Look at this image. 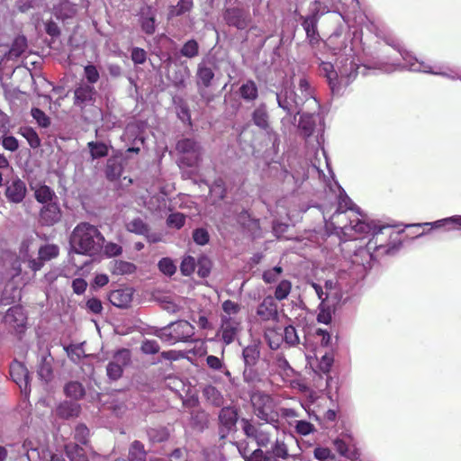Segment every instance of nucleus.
<instances>
[{
  "mask_svg": "<svg viewBox=\"0 0 461 461\" xmlns=\"http://www.w3.org/2000/svg\"><path fill=\"white\" fill-rule=\"evenodd\" d=\"M105 240L97 227L88 222L78 223L69 238L71 250L77 254L95 256L102 249Z\"/></svg>",
  "mask_w": 461,
  "mask_h": 461,
  "instance_id": "obj_1",
  "label": "nucleus"
},
{
  "mask_svg": "<svg viewBox=\"0 0 461 461\" xmlns=\"http://www.w3.org/2000/svg\"><path fill=\"white\" fill-rule=\"evenodd\" d=\"M278 106L288 114H299L302 106L312 101L315 107H319L316 98L313 96V90L306 77L299 78L297 86L294 89L284 88L276 94Z\"/></svg>",
  "mask_w": 461,
  "mask_h": 461,
  "instance_id": "obj_2",
  "label": "nucleus"
},
{
  "mask_svg": "<svg viewBox=\"0 0 461 461\" xmlns=\"http://www.w3.org/2000/svg\"><path fill=\"white\" fill-rule=\"evenodd\" d=\"M2 280L5 283L1 302L3 304H10L21 299L22 288L27 280L22 273L20 260L16 257H10L4 263Z\"/></svg>",
  "mask_w": 461,
  "mask_h": 461,
  "instance_id": "obj_3",
  "label": "nucleus"
},
{
  "mask_svg": "<svg viewBox=\"0 0 461 461\" xmlns=\"http://www.w3.org/2000/svg\"><path fill=\"white\" fill-rule=\"evenodd\" d=\"M156 335L171 345L179 341L186 342L192 340L194 327L186 321H178L164 327Z\"/></svg>",
  "mask_w": 461,
  "mask_h": 461,
  "instance_id": "obj_4",
  "label": "nucleus"
},
{
  "mask_svg": "<svg viewBox=\"0 0 461 461\" xmlns=\"http://www.w3.org/2000/svg\"><path fill=\"white\" fill-rule=\"evenodd\" d=\"M29 242H23L20 249L21 257L24 262L28 263V267L33 271H39L42 266L44 261H49L52 258H55L59 256V248L54 244H47L41 246L39 249L38 259L32 258V257L29 254Z\"/></svg>",
  "mask_w": 461,
  "mask_h": 461,
  "instance_id": "obj_5",
  "label": "nucleus"
},
{
  "mask_svg": "<svg viewBox=\"0 0 461 461\" xmlns=\"http://www.w3.org/2000/svg\"><path fill=\"white\" fill-rule=\"evenodd\" d=\"M255 414L262 420L271 423L276 420V402L269 395L257 392L251 396Z\"/></svg>",
  "mask_w": 461,
  "mask_h": 461,
  "instance_id": "obj_6",
  "label": "nucleus"
},
{
  "mask_svg": "<svg viewBox=\"0 0 461 461\" xmlns=\"http://www.w3.org/2000/svg\"><path fill=\"white\" fill-rule=\"evenodd\" d=\"M176 149L183 154L181 162L187 167L196 166L202 156V148L193 139H183L176 143Z\"/></svg>",
  "mask_w": 461,
  "mask_h": 461,
  "instance_id": "obj_7",
  "label": "nucleus"
},
{
  "mask_svg": "<svg viewBox=\"0 0 461 461\" xmlns=\"http://www.w3.org/2000/svg\"><path fill=\"white\" fill-rule=\"evenodd\" d=\"M214 72L212 67L204 61L200 62L196 71V86L201 97L208 104L213 96L207 91V88L212 85Z\"/></svg>",
  "mask_w": 461,
  "mask_h": 461,
  "instance_id": "obj_8",
  "label": "nucleus"
},
{
  "mask_svg": "<svg viewBox=\"0 0 461 461\" xmlns=\"http://www.w3.org/2000/svg\"><path fill=\"white\" fill-rule=\"evenodd\" d=\"M336 228L340 229L344 232V234L351 236L353 238V235L350 233V231L352 230L359 234H372L375 237L381 233L382 230L386 228V226H379L375 224L374 221L367 222L362 220H357L356 222L355 221H350L348 224L340 223L337 225ZM354 239H357V237H354Z\"/></svg>",
  "mask_w": 461,
  "mask_h": 461,
  "instance_id": "obj_9",
  "label": "nucleus"
},
{
  "mask_svg": "<svg viewBox=\"0 0 461 461\" xmlns=\"http://www.w3.org/2000/svg\"><path fill=\"white\" fill-rule=\"evenodd\" d=\"M388 45H391L394 49L398 50L402 59L406 61V66L409 68L410 70L417 71V72H425V73H431L435 75H443L446 76L447 74L440 71H434L432 70L431 67L428 64H425L424 62L418 61L417 59L412 58L406 50H402L400 49V45L396 43L394 41L386 40L385 41Z\"/></svg>",
  "mask_w": 461,
  "mask_h": 461,
  "instance_id": "obj_10",
  "label": "nucleus"
},
{
  "mask_svg": "<svg viewBox=\"0 0 461 461\" xmlns=\"http://www.w3.org/2000/svg\"><path fill=\"white\" fill-rule=\"evenodd\" d=\"M221 339L226 345L232 343L240 330L241 319L238 317H221Z\"/></svg>",
  "mask_w": 461,
  "mask_h": 461,
  "instance_id": "obj_11",
  "label": "nucleus"
},
{
  "mask_svg": "<svg viewBox=\"0 0 461 461\" xmlns=\"http://www.w3.org/2000/svg\"><path fill=\"white\" fill-rule=\"evenodd\" d=\"M27 317L21 306H14L7 310L4 316V322L9 329L22 331L25 327Z\"/></svg>",
  "mask_w": 461,
  "mask_h": 461,
  "instance_id": "obj_12",
  "label": "nucleus"
},
{
  "mask_svg": "<svg viewBox=\"0 0 461 461\" xmlns=\"http://www.w3.org/2000/svg\"><path fill=\"white\" fill-rule=\"evenodd\" d=\"M256 313L262 321H276L279 317L277 303L272 296L268 295L259 303Z\"/></svg>",
  "mask_w": 461,
  "mask_h": 461,
  "instance_id": "obj_13",
  "label": "nucleus"
},
{
  "mask_svg": "<svg viewBox=\"0 0 461 461\" xmlns=\"http://www.w3.org/2000/svg\"><path fill=\"white\" fill-rule=\"evenodd\" d=\"M95 94L96 92L93 86L81 83L74 91V104L84 108L94 102Z\"/></svg>",
  "mask_w": 461,
  "mask_h": 461,
  "instance_id": "obj_14",
  "label": "nucleus"
},
{
  "mask_svg": "<svg viewBox=\"0 0 461 461\" xmlns=\"http://www.w3.org/2000/svg\"><path fill=\"white\" fill-rule=\"evenodd\" d=\"M242 429L245 435L253 438L259 447H266L270 442V433L261 426H255L249 420H243Z\"/></svg>",
  "mask_w": 461,
  "mask_h": 461,
  "instance_id": "obj_15",
  "label": "nucleus"
},
{
  "mask_svg": "<svg viewBox=\"0 0 461 461\" xmlns=\"http://www.w3.org/2000/svg\"><path fill=\"white\" fill-rule=\"evenodd\" d=\"M61 219V211L58 203L44 204L40 212V221L43 225L51 226Z\"/></svg>",
  "mask_w": 461,
  "mask_h": 461,
  "instance_id": "obj_16",
  "label": "nucleus"
},
{
  "mask_svg": "<svg viewBox=\"0 0 461 461\" xmlns=\"http://www.w3.org/2000/svg\"><path fill=\"white\" fill-rule=\"evenodd\" d=\"M224 18L229 25L234 26L240 30L246 29L250 23L249 14L237 8L228 9Z\"/></svg>",
  "mask_w": 461,
  "mask_h": 461,
  "instance_id": "obj_17",
  "label": "nucleus"
},
{
  "mask_svg": "<svg viewBox=\"0 0 461 461\" xmlns=\"http://www.w3.org/2000/svg\"><path fill=\"white\" fill-rule=\"evenodd\" d=\"M134 290L131 287L120 288L109 294L110 303L118 308H127L132 301Z\"/></svg>",
  "mask_w": 461,
  "mask_h": 461,
  "instance_id": "obj_18",
  "label": "nucleus"
},
{
  "mask_svg": "<svg viewBox=\"0 0 461 461\" xmlns=\"http://www.w3.org/2000/svg\"><path fill=\"white\" fill-rule=\"evenodd\" d=\"M10 375L14 382L22 390H27L29 384V372L23 363L14 361L10 366Z\"/></svg>",
  "mask_w": 461,
  "mask_h": 461,
  "instance_id": "obj_19",
  "label": "nucleus"
},
{
  "mask_svg": "<svg viewBox=\"0 0 461 461\" xmlns=\"http://www.w3.org/2000/svg\"><path fill=\"white\" fill-rule=\"evenodd\" d=\"M156 16L157 12L151 6H145L141 8L140 13V24L141 30L149 35H151L156 31Z\"/></svg>",
  "mask_w": 461,
  "mask_h": 461,
  "instance_id": "obj_20",
  "label": "nucleus"
},
{
  "mask_svg": "<svg viewBox=\"0 0 461 461\" xmlns=\"http://www.w3.org/2000/svg\"><path fill=\"white\" fill-rule=\"evenodd\" d=\"M26 194V186L23 181L19 178L12 180L5 191L6 197L14 203H20Z\"/></svg>",
  "mask_w": 461,
  "mask_h": 461,
  "instance_id": "obj_21",
  "label": "nucleus"
},
{
  "mask_svg": "<svg viewBox=\"0 0 461 461\" xmlns=\"http://www.w3.org/2000/svg\"><path fill=\"white\" fill-rule=\"evenodd\" d=\"M23 448L24 451H26V456L29 461H37L38 459H48V449H46L45 447H35L32 441L30 439H26L23 442Z\"/></svg>",
  "mask_w": 461,
  "mask_h": 461,
  "instance_id": "obj_22",
  "label": "nucleus"
},
{
  "mask_svg": "<svg viewBox=\"0 0 461 461\" xmlns=\"http://www.w3.org/2000/svg\"><path fill=\"white\" fill-rule=\"evenodd\" d=\"M81 411L80 404L74 402H64L56 409V415L61 419L77 418Z\"/></svg>",
  "mask_w": 461,
  "mask_h": 461,
  "instance_id": "obj_23",
  "label": "nucleus"
},
{
  "mask_svg": "<svg viewBox=\"0 0 461 461\" xmlns=\"http://www.w3.org/2000/svg\"><path fill=\"white\" fill-rule=\"evenodd\" d=\"M353 203L352 201L350 200V198L345 194H340L339 197V203H338V208L336 210V212L332 214L331 216V221H332V224L336 227L337 225L342 223L341 221H340V217L343 215V213L348 211V210H354V207H353Z\"/></svg>",
  "mask_w": 461,
  "mask_h": 461,
  "instance_id": "obj_24",
  "label": "nucleus"
},
{
  "mask_svg": "<svg viewBox=\"0 0 461 461\" xmlns=\"http://www.w3.org/2000/svg\"><path fill=\"white\" fill-rule=\"evenodd\" d=\"M237 420V411L232 407H224L219 413L220 423L227 429H231L233 427H235Z\"/></svg>",
  "mask_w": 461,
  "mask_h": 461,
  "instance_id": "obj_25",
  "label": "nucleus"
},
{
  "mask_svg": "<svg viewBox=\"0 0 461 461\" xmlns=\"http://www.w3.org/2000/svg\"><path fill=\"white\" fill-rule=\"evenodd\" d=\"M320 69L321 73L327 78L331 91L333 93L338 92V73L334 70L333 65L330 62H322L320 66Z\"/></svg>",
  "mask_w": 461,
  "mask_h": 461,
  "instance_id": "obj_26",
  "label": "nucleus"
},
{
  "mask_svg": "<svg viewBox=\"0 0 461 461\" xmlns=\"http://www.w3.org/2000/svg\"><path fill=\"white\" fill-rule=\"evenodd\" d=\"M77 14V6L68 0H64L54 7V14L59 19L72 18Z\"/></svg>",
  "mask_w": 461,
  "mask_h": 461,
  "instance_id": "obj_27",
  "label": "nucleus"
},
{
  "mask_svg": "<svg viewBox=\"0 0 461 461\" xmlns=\"http://www.w3.org/2000/svg\"><path fill=\"white\" fill-rule=\"evenodd\" d=\"M265 339L272 349H277L283 343V332L279 328H267L265 330Z\"/></svg>",
  "mask_w": 461,
  "mask_h": 461,
  "instance_id": "obj_28",
  "label": "nucleus"
},
{
  "mask_svg": "<svg viewBox=\"0 0 461 461\" xmlns=\"http://www.w3.org/2000/svg\"><path fill=\"white\" fill-rule=\"evenodd\" d=\"M252 121L255 125L263 129L268 130V114L265 104H260L257 107L252 113Z\"/></svg>",
  "mask_w": 461,
  "mask_h": 461,
  "instance_id": "obj_29",
  "label": "nucleus"
},
{
  "mask_svg": "<svg viewBox=\"0 0 461 461\" xmlns=\"http://www.w3.org/2000/svg\"><path fill=\"white\" fill-rule=\"evenodd\" d=\"M136 269L137 267L133 263L123 260H114L111 267L112 274L116 276L131 275Z\"/></svg>",
  "mask_w": 461,
  "mask_h": 461,
  "instance_id": "obj_30",
  "label": "nucleus"
},
{
  "mask_svg": "<svg viewBox=\"0 0 461 461\" xmlns=\"http://www.w3.org/2000/svg\"><path fill=\"white\" fill-rule=\"evenodd\" d=\"M38 375L39 377L48 383L53 377L52 371V358L50 357H42L39 368H38Z\"/></svg>",
  "mask_w": 461,
  "mask_h": 461,
  "instance_id": "obj_31",
  "label": "nucleus"
},
{
  "mask_svg": "<svg viewBox=\"0 0 461 461\" xmlns=\"http://www.w3.org/2000/svg\"><path fill=\"white\" fill-rule=\"evenodd\" d=\"M129 461H147V452L145 451L144 445L139 441L134 440L129 448Z\"/></svg>",
  "mask_w": 461,
  "mask_h": 461,
  "instance_id": "obj_32",
  "label": "nucleus"
},
{
  "mask_svg": "<svg viewBox=\"0 0 461 461\" xmlns=\"http://www.w3.org/2000/svg\"><path fill=\"white\" fill-rule=\"evenodd\" d=\"M316 124V116L312 113H303L299 122V128L303 134L309 137L312 134Z\"/></svg>",
  "mask_w": 461,
  "mask_h": 461,
  "instance_id": "obj_33",
  "label": "nucleus"
},
{
  "mask_svg": "<svg viewBox=\"0 0 461 461\" xmlns=\"http://www.w3.org/2000/svg\"><path fill=\"white\" fill-rule=\"evenodd\" d=\"M259 348L258 345H249L244 348L242 357L246 366L251 367L256 365L259 358Z\"/></svg>",
  "mask_w": 461,
  "mask_h": 461,
  "instance_id": "obj_34",
  "label": "nucleus"
},
{
  "mask_svg": "<svg viewBox=\"0 0 461 461\" xmlns=\"http://www.w3.org/2000/svg\"><path fill=\"white\" fill-rule=\"evenodd\" d=\"M317 21V14H313L306 17L302 23L306 32L307 38L310 39L311 41H318Z\"/></svg>",
  "mask_w": 461,
  "mask_h": 461,
  "instance_id": "obj_35",
  "label": "nucleus"
},
{
  "mask_svg": "<svg viewBox=\"0 0 461 461\" xmlns=\"http://www.w3.org/2000/svg\"><path fill=\"white\" fill-rule=\"evenodd\" d=\"M34 195L36 200L43 205L57 200L55 193L47 185L38 187L35 190Z\"/></svg>",
  "mask_w": 461,
  "mask_h": 461,
  "instance_id": "obj_36",
  "label": "nucleus"
},
{
  "mask_svg": "<svg viewBox=\"0 0 461 461\" xmlns=\"http://www.w3.org/2000/svg\"><path fill=\"white\" fill-rule=\"evenodd\" d=\"M193 0H179L176 5H172L168 11V17L180 16L189 12L193 7Z\"/></svg>",
  "mask_w": 461,
  "mask_h": 461,
  "instance_id": "obj_37",
  "label": "nucleus"
},
{
  "mask_svg": "<svg viewBox=\"0 0 461 461\" xmlns=\"http://www.w3.org/2000/svg\"><path fill=\"white\" fill-rule=\"evenodd\" d=\"M203 395L212 404L219 407L223 403V396L218 389L212 385H207L203 389Z\"/></svg>",
  "mask_w": 461,
  "mask_h": 461,
  "instance_id": "obj_38",
  "label": "nucleus"
},
{
  "mask_svg": "<svg viewBox=\"0 0 461 461\" xmlns=\"http://www.w3.org/2000/svg\"><path fill=\"white\" fill-rule=\"evenodd\" d=\"M126 230L138 235H147L149 226L140 218H134L126 223Z\"/></svg>",
  "mask_w": 461,
  "mask_h": 461,
  "instance_id": "obj_39",
  "label": "nucleus"
},
{
  "mask_svg": "<svg viewBox=\"0 0 461 461\" xmlns=\"http://www.w3.org/2000/svg\"><path fill=\"white\" fill-rule=\"evenodd\" d=\"M240 95L248 101H254L258 97V87L255 82L249 80L240 88Z\"/></svg>",
  "mask_w": 461,
  "mask_h": 461,
  "instance_id": "obj_40",
  "label": "nucleus"
},
{
  "mask_svg": "<svg viewBox=\"0 0 461 461\" xmlns=\"http://www.w3.org/2000/svg\"><path fill=\"white\" fill-rule=\"evenodd\" d=\"M206 365L213 371H220L226 376H230V372L225 366L222 359L216 356L210 355L206 357Z\"/></svg>",
  "mask_w": 461,
  "mask_h": 461,
  "instance_id": "obj_41",
  "label": "nucleus"
},
{
  "mask_svg": "<svg viewBox=\"0 0 461 461\" xmlns=\"http://www.w3.org/2000/svg\"><path fill=\"white\" fill-rule=\"evenodd\" d=\"M67 396L80 399L85 394V389L82 384L78 382H69L65 385L64 388Z\"/></svg>",
  "mask_w": 461,
  "mask_h": 461,
  "instance_id": "obj_42",
  "label": "nucleus"
},
{
  "mask_svg": "<svg viewBox=\"0 0 461 461\" xmlns=\"http://www.w3.org/2000/svg\"><path fill=\"white\" fill-rule=\"evenodd\" d=\"M272 453L277 458L286 459L290 456L288 447L283 440L276 439L272 446ZM291 457L295 459L296 456L292 455Z\"/></svg>",
  "mask_w": 461,
  "mask_h": 461,
  "instance_id": "obj_43",
  "label": "nucleus"
},
{
  "mask_svg": "<svg viewBox=\"0 0 461 461\" xmlns=\"http://www.w3.org/2000/svg\"><path fill=\"white\" fill-rule=\"evenodd\" d=\"M66 453L70 461H88L83 448L77 445L66 446Z\"/></svg>",
  "mask_w": 461,
  "mask_h": 461,
  "instance_id": "obj_44",
  "label": "nucleus"
},
{
  "mask_svg": "<svg viewBox=\"0 0 461 461\" xmlns=\"http://www.w3.org/2000/svg\"><path fill=\"white\" fill-rule=\"evenodd\" d=\"M292 290V283L288 280H282L275 290V300L283 301L288 297Z\"/></svg>",
  "mask_w": 461,
  "mask_h": 461,
  "instance_id": "obj_45",
  "label": "nucleus"
},
{
  "mask_svg": "<svg viewBox=\"0 0 461 461\" xmlns=\"http://www.w3.org/2000/svg\"><path fill=\"white\" fill-rule=\"evenodd\" d=\"M88 148L93 159L104 158L108 155V147L103 142H88Z\"/></svg>",
  "mask_w": 461,
  "mask_h": 461,
  "instance_id": "obj_46",
  "label": "nucleus"
},
{
  "mask_svg": "<svg viewBox=\"0 0 461 461\" xmlns=\"http://www.w3.org/2000/svg\"><path fill=\"white\" fill-rule=\"evenodd\" d=\"M27 48V41L25 39V37H17L13 44H12V47L9 50V56L11 58L14 57V58H17L19 56H21L26 50Z\"/></svg>",
  "mask_w": 461,
  "mask_h": 461,
  "instance_id": "obj_47",
  "label": "nucleus"
},
{
  "mask_svg": "<svg viewBox=\"0 0 461 461\" xmlns=\"http://www.w3.org/2000/svg\"><path fill=\"white\" fill-rule=\"evenodd\" d=\"M283 340L290 347H294L299 343V337L294 326L289 325L284 329Z\"/></svg>",
  "mask_w": 461,
  "mask_h": 461,
  "instance_id": "obj_48",
  "label": "nucleus"
},
{
  "mask_svg": "<svg viewBox=\"0 0 461 461\" xmlns=\"http://www.w3.org/2000/svg\"><path fill=\"white\" fill-rule=\"evenodd\" d=\"M20 131L32 148L36 149L41 145V140L33 129L25 127L22 128Z\"/></svg>",
  "mask_w": 461,
  "mask_h": 461,
  "instance_id": "obj_49",
  "label": "nucleus"
},
{
  "mask_svg": "<svg viewBox=\"0 0 461 461\" xmlns=\"http://www.w3.org/2000/svg\"><path fill=\"white\" fill-rule=\"evenodd\" d=\"M276 367L281 375L292 376L294 374L293 368L290 366L288 361L283 356H277L275 361Z\"/></svg>",
  "mask_w": 461,
  "mask_h": 461,
  "instance_id": "obj_50",
  "label": "nucleus"
},
{
  "mask_svg": "<svg viewBox=\"0 0 461 461\" xmlns=\"http://www.w3.org/2000/svg\"><path fill=\"white\" fill-rule=\"evenodd\" d=\"M113 362L117 364L121 368H124L131 362V352L128 349L122 348L118 350L113 357Z\"/></svg>",
  "mask_w": 461,
  "mask_h": 461,
  "instance_id": "obj_51",
  "label": "nucleus"
},
{
  "mask_svg": "<svg viewBox=\"0 0 461 461\" xmlns=\"http://www.w3.org/2000/svg\"><path fill=\"white\" fill-rule=\"evenodd\" d=\"M199 46L196 41L189 40L182 47L180 52L184 57L192 59L198 55Z\"/></svg>",
  "mask_w": 461,
  "mask_h": 461,
  "instance_id": "obj_52",
  "label": "nucleus"
},
{
  "mask_svg": "<svg viewBox=\"0 0 461 461\" xmlns=\"http://www.w3.org/2000/svg\"><path fill=\"white\" fill-rule=\"evenodd\" d=\"M222 311L223 314L221 316H230V317H237L236 315L240 312L241 307L239 303L231 301L226 300L222 303Z\"/></svg>",
  "mask_w": 461,
  "mask_h": 461,
  "instance_id": "obj_53",
  "label": "nucleus"
},
{
  "mask_svg": "<svg viewBox=\"0 0 461 461\" xmlns=\"http://www.w3.org/2000/svg\"><path fill=\"white\" fill-rule=\"evenodd\" d=\"M31 114L33 119L37 122L39 126L47 128L50 125V119L47 114L39 108H32Z\"/></svg>",
  "mask_w": 461,
  "mask_h": 461,
  "instance_id": "obj_54",
  "label": "nucleus"
},
{
  "mask_svg": "<svg viewBox=\"0 0 461 461\" xmlns=\"http://www.w3.org/2000/svg\"><path fill=\"white\" fill-rule=\"evenodd\" d=\"M311 286L314 289L318 298L321 300V305H326V303H332L331 301V294L330 292H325L323 287L314 282L311 283Z\"/></svg>",
  "mask_w": 461,
  "mask_h": 461,
  "instance_id": "obj_55",
  "label": "nucleus"
},
{
  "mask_svg": "<svg viewBox=\"0 0 461 461\" xmlns=\"http://www.w3.org/2000/svg\"><path fill=\"white\" fill-rule=\"evenodd\" d=\"M282 272H283L282 267L276 266L271 269L264 271V273L262 275V278L265 283L272 284V283H275L276 281H277V279L279 278Z\"/></svg>",
  "mask_w": 461,
  "mask_h": 461,
  "instance_id": "obj_56",
  "label": "nucleus"
},
{
  "mask_svg": "<svg viewBox=\"0 0 461 461\" xmlns=\"http://www.w3.org/2000/svg\"><path fill=\"white\" fill-rule=\"evenodd\" d=\"M332 303H326V305H321L320 304V312L317 316V320L319 322H321V323H324V324H328L331 321V307H332Z\"/></svg>",
  "mask_w": 461,
  "mask_h": 461,
  "instance_id": "obj_57",
  "label": "nucleus"
},
{
  "mask_svg": "<svg viewBox=\"0 0 461 461\" xmlns=\"http://www.w3.org/2000/svg\"><path fill=\"white\" fill-rule=\"evenodd\" d=\"M333 361H334V357H333L332 353H325L321 357V358L318 364V369L324 374L329 373L332 366Z\"/></svg>",
  "mask_w": 461,
  "mask_h": 461,
  "instance_id": "obj_58",
  "label": "nucleus"
},
{
  "mask_svg": "<svg viewBox=\"0 0 461 461\" xmlns=\"http://www.w3.org/2000/svg\"><path fill=\"white\" fill-rule=\"evenodd\" d=\"M294 429L302 436H307L314 431L313 424L306 420H296Z\"/></svg>",
  "mask_w": 461,
  "mask_h": 461,
  "instance_id": "obj_59",
  "label": "nucleus"
},
{
  "mask_svg": "<svg viewBox=\"0 0 461 461\" xmlns=\"http://www.w3.org/2000/svg\"><path fill=\"white\" fill-rule=\"evenodd\" d=\"M158 268L159 270L167 275V276H172L175 274L176 267L173 261L168 258H164L158 262Z\"/></svg>",
  "mask_w": 461,
  "mask_h": 461,
  "instance_id": "obj_60",
  "label": "nucleus"
},
{
  "mask_svg": "<svg viewBox=\"0 0 461 461\" xmlns=\"http://www.w3.org/2000/svg\"><path fill=\"white\" fill-rule=\"evenodd\" d=\"M185 221V217L183 213L176 212L171 213L167 220V223L169 227H173L176 229H180L184 226Z\"/></svg>",
  "mask_w": 461,
  "mask_h": 461,
  "instance_id": "obj_61",
  "label": "nucleus"
},
{
  "mask_svg": "<svg viewBox=\"0 0 461 461\" xmlns=\"http://www.w3.org/2000/svg\"><path fill=\"white\" fill-rule=\"evenodd\" d=\"M89 436V429L84 424H78L75 429V439L81 443L86 444Z\"/></svg>",
  "mask_w": 461,
  "mask_h": 461,
  "instance_id": "obj_62",
  "label": "nucleus"
},
{
  "mask_svg": "<svg viewBox=\"0 0 461 461\" xmlns=\"http://www.w3.org/2000/svg\"><path fill=\"white\" fill-rule=\"evenodd\" d=\"M195 267V260L193 257H185L180 266V270L184 276H190Z\"/></svg>",
  "mask_w": 461,
  "mask_h": 461,
  "instance_id": "obj_63",
  "label": "nucleus"
},
{
  "mask_svg": "<svg viewBox=\"0 0 461 461\" xmlns=\"http://www.w3.org/2000/svg\"><path fill=\"white\" fill-rule=\"evenodd\" d=\"M106 371L109 378L118 380L122 375L123 369L114 362L110 361L107 365Z\"/></svg>",
  "mask_w": 461,
  "mask_h": 461,
  "instance_id": "obj_64",
  "label": "nucleus"
}]
</instances>
